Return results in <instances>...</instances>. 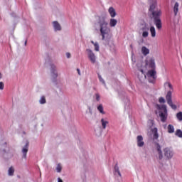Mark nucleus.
I'll return each mask as SVG.
<instances>
[{
	"label": "nucleus",
	"instance_id": "31",
	"mask_svg": "<svg viewBox=\"0 0 182 182\" xmlns=\"http://www.w3.org/2000/svg\"><path fill=\"white\" fill-rule=\"evenodd\" d=\"M98 78H99L100 82H101V83H102V85L106 86V82H105V80L103 79V77H102V75H99Z\"/></svg>",
	"mask_w": 182,
	"mask_h": 182
},
{
	"label": "nucleus",
	"instance_id": "2",
	"mask_svg": "<svg viewBox=\"0 0 182 182\" xmlns=\"http://www.w3.org/2000/svg\"><path fill=\"white\" fill-rule=\"evenodd\" d=\"M98 24L102 41H107L109 39V36H110V28H109V23L106 21V18H105V17H100L98 21Z\"/></svg>",
	"mask_w": 182,
	"mask_h": 182
},
{
	"label": "nucleus",
	"instance_id": "17",
	"mask_svg": "<svg viewBox=\"0 0 182 182\" xmlns=\"http://www.w3.org/2000/svg\"><path fill=\"white\" fill-rule=\"evenodd\" d=\"M7 174L9 177H13L15 174V167L10 166L7 171Z\"/></svg>",
	"mask_w": 182,
	"mask_h": 182
},
{
	"label": "nucleus",
	"instance_id": "22",
	"mask_svg": "<svg viewBox=\"0 0 182 182\" xmlns=\"http://www.w3.org/2000/svg\"><path fill=\"white\" fill-rule=\"evenodd\" d=\"M101 124L102 129L105 130V129H106V126L109 124V122L102 118L101 119Z\"/></svg>",
	"mask_w": 182,
	"mask_h": 182
},
{
	"label": "nucleus",
	"instance_id": "1",
	"mask_svg": "<svg viewBox=\"0 0 182 182\" xmlns=\"http://www.w3.org/2000/svg\"><path fill=\"white\" fill-rule=\"evenodd\" d=\"M155 149L158 153V160L161 161L163 159L166 160H171L172 157L174 156V151L173 148L166 146L161 150V146L159 143L155 144Z\"/></svg>",
	"mask_w": 182,
	"mask_h": 182
},
{
	"label": "nucleus",
	"instance_id": "36",
	"mask_svg": "<svg viewBox=\"0 0 182 182\" xmlns=\"http://www.w3.org/2000/svg\"><path fill=\"white\" fill-rule=\"evenodd\" d=\"M95 100L97 102H100V95H99L98 93L95 94Z\"/></svg>",
	"mask_w": 182,
	"mask_h": 182
},
{
	"label": "nucleus",
	"instance_id": "9",
	"mask_svg": "<svg viewBox=\"0 0 182 182\" xmlns=\"http://www.w3.org/2000/svg\"><path fill=\"white\" fill-rule=\"evenodd\" d=\"M166 102H167L168 106H170V107H171V109H173V110L177 109V105L173 104V100L171 99V91L168 92V93L166 96Z\"/></svg>",
	"mask_w": 182,
	"mask_h": 182
},
{
	"label": "nucleus",
	"instance_id": "32",
	"mask_svg": "<svg viewBox=\"0 0 182 182\" xmlns=\"http://www.w3.org/2000/svg\"><path fill=\"white\" fill-rule=\"evenodd\" d=\"M56 171L57 173H60V171H62V165L60 164H58Z\"/></svg>",
	"mask_w": 182,
	"mask_h": 182
},
{
	"label": "nucleus",
	"instance_id": "45",
	"mask_svg": "<svg viewBox=\"0 0 182 182\" xmlns=\"http://www.w3.org/2000/svg\"><path fill=\"white\" fill-rule=\"evenodd\" d=\"M0 79H2V73H0Z\"/></svg>",
	"mask_w": 182,
	"mask_h": 182
},
{
	"label": "nucleus",
	"instance_id": "27",
	"mask_svg": "<svg viewBox=\"0 0 182 182\" xmlns=\"http://www.w3.org/2000/svg\"><path fill=\"white\" fill-rule=\"evenodd\" d=\"M97 110L100 112V113H101L102 114H105V111L103 110V105L102 104H100L98 107H97Z\"/></svg>",
	"mask_w": 182,
	"mask_h": 182
},
{
	"label": "nucleus",
	"instance_id": "47",
	"mask_svg": "<svg viewBox=\"0 0 182 182\" xmlns=\"http://www.w3.org/2000/svg\"><path fill=\"white\" fill-rule=\"evenodd\" d=\"M144 79H146V75H144Z\"/></svg>",
	"mask_w": 182,
	"mask_h": 182
},
{
	"label": "nucleus",
	"instance_id": "4",
	"mask_svg": "<svg viewBox=\"0 0 182 182\" xmlns=\"http://www.w3.org/2000/svg\"><path fill=\"white\" fill-rule=\"evenodd\" d=\"M1 149V153L4 157V159H12L14 157V152L11 149L6 147V142H4L0 144Z\"/></svg>",
	"mask_w": 182,
	"mask_h": 182
},
{
	"label": "nucleus",
	"instance_id": "35",
	"mask_svg": "<svg viewBox=\"0 0 182 182\" xmlns=\"http://www.w3.org/2000/svg\"><path fill=\"white\" fill-rule=\"evenodd\" d=\"M176 136H178V137H182V131L180 129H178L176 131Z\"/></svg>",
	"mask_w": 182,
	"mask_h": 182
},
{
	"label": "nucleus",
	"instance_id": "48",
	"mask_svg": "<svg viewBox=\"0 0 182 182\" xmlns=\"http://www.w3.org/2000/svg\"><path fill=\"white\" fill-rule=\"evenodd\" d=\"M149 123H153L151 121H149Z\"/></svg>",
	"mask_w": 182,
	"mask_h": 182
},
{
	"label": "nucleus",
	"instance_id": "14",
	"mask_svg": "<svg viewBox=\"0 0 182 182\" xmlns=\"http://www.w3.org/2000/svg\"><path fill=\"white\" fill-rule=\"evenodd\" d=\"M136 144L138 147L144 146V141H143V136L141 135H139L136 136Z\"/></svg>",
	"mask_w": 182,
	"mask_h": 182
},
{
	"label": "nucleus",
	"instance_id": "34",
	"mask_svg": "<svg viewBox=\"0 0 182 182\" xmlns=\"http://www.w3.org/2000/svg\"><path fill=\"white\" fill-rule=\"evenodd\" d=\"M142 36L143 38H147V36H149V31H142Z\"/></svg>",
	"mask_w": 182,
	"mask_h": 182
},
{
	"label": "nucleus",
	"instance_id": "41",
	"mask_svg": "<svg viewBox=\"0 0 182 182\" xmlns=\"http://www.w3.org/2000/svg\"><path fill=\"white\" fill-rule=\"evenodd\" d=\"M77 72L79 75V76H80L82 74L80 73V70L79 68L77 69Z\"/></svg>",
	"mask_w": 182,
	"mask_h": 182
},
{
	"label": "nucleus",
	"instance_id": "19",
	"mask_svg": "<svg viewBox=\"0 0 182 182\" xmlns=\"http://www.w3.org/2000/svg\"><path fill=\"white\" fill-rule=\"evenodd\" d=\"M108 12H109L111 18H114V16H116V15H117L116 10L113 7H109L108 9Z\"/></svg>",
	"mask_w": 182,
	"mask_h": 182
},
{
	"label": "nucleus",
	"instance_id": "11",
	"mask_svg": "<svg viewBox=\"0 0 182 182\" xmlns=\"http://www.w3.org/2000/svg\"><path fill=\"white\" fill-rule=\"evenodd\" d=\"M29 150V142L27 141L26 144L22 147L21 153L23 154L22 158L26 160V154H28V151Z\"/></svg>",
	"mask_w": 182,
	"mask_h": 182
},
{
	"label": "nucleus",
	"instance_id": "30",
	"mask_svg": "<svg viewBox=\"0 0 182 182\" xmlns=\"http://www.w3.org/2000/svg\"><path fill=\"white\" fill-rule=\"evenodd\" d=\"M176 117L179 122H182V112H179L178 114H176Z\"/></svg>",
	"mask_w": 182,
	"mask_h": 182
},
{
	"label": "nucleus",
	"instance_id": "29",
	"mask_svg": "<svg viewBox=\"0 0 182 182\" xmlns=\"http://www.w3.org/2000/svg\"><path fill=\"white\" fill-rule=\"evenodd\" d=\"M94 48H95V52H99V50H100V47L99 46V43L95 42V43H94Z\"/></svg>",
	"mask_w": 182,
	"mask_h": 182
},
{
	"label": "nucleus",
	"instance_id": "21",
	"mask_svg": "<svg viewBox=\"0 0 182 182\" xmlns=\"http://www.w3.org/2000/svg\"><path fill=\"white\" fill-rule=\"evenodd\" d=\"M180 6V4H178V2L175 3V5L173 6V12H174L175 16H177V13L178 12V6Z\"/></svg>",
	"mask_w": 182,
	"mask_h": 182
},
{
	"label": "nucleus",
	"instance_id": "7",
	"mask_svg": "<svg viewBox=\"0 0 182 182\" xmlns=\"http://www.w3.org/2000/svg\"><path fill=\"white\" fill-rule=\"evenodd\" d=\"M149 14L152 15L151 18L157 16L158 15H161L159 9H157V1H156V0L150 4Z\"/></svg>",
	"mask_w": 182,
	"mask_h": 182
},
{
	"label": "nucleus",
	"instance_id": "26",
	"mask_svg": "<svg viewBox=\"0 0 182 182\" xmlns=\"http://www.w3.org/2000/svg\"><path fill=\"white\" fill-rule=\"evenodd\" d=\"M40 105H45L46 103V97L45 96H41L39 100Z\"/></svg>",
	"mask_w": 182,
	"mask_h": 182
},
{
	"label": "nucleus",
	"instance_id": "20",
	"mask_svg": "<svg viewBox=\"0 0 182 182\" xmlns=\"http://www.w3.org/2000/svg\"><path fill=\"white\" fill-rule=\"evenodd\" d=\"M117 25V20L114 18H111L109 20V26L111 28H114V26H116Z\"/></svg>",
	"mask_w": 182,
	"mask_h": 182
},
{
	"label": "nucleus",
	"instance_id": "18",
	"mask_svg": "<svg viewBox=\"0 0 182 182\" xmlns=\"http://www.w3.org/2000/svg\"><path fill=\"white\" fill-rule=\"evenodd\" d=\"M151 130L154 140H157L159 139V134L157 133V128H153Z\"/></svg>",
	"mask_w": 182,
	"mask_h": 182
},
{
	"label": "nucleus",
	"instance_id": "28",
	"mask_svg": "<svg viewBox=\"0 0 182 182\" xmlns=\"http://www.w3.org/2000/svg\"><path fill=\"white\" fill-rule=\"evenodd\" d=\"M168 133H174V126L169 124L168 126Z\"/></svg>",
	"mask_w": 182,
	"mask_h": 182
},
{
	"label": "nucleus",
	"instance_id": "10",
	"mask_svg": "<svg viewBox=\"0 0 182 182\" xmlns=\"http://www.w3.org/2000/svg\"><path fill=\"white\" fill-rule=\"evenodd\" d=\"M53 28L54 32H60L62 31V25L60 23L56 21L52 22Z\"/></svg>",
	"mask_w": 182,
	"mask_h": 182
},
{
	"label": "nucleus",
	"instance_id": "44",
	"mask_svg": "<svg viewBox=\"0 0 182 182\" xmlns=\"http://www.w3.org/2000/svg\"><path fill=\"white\" fill-rule=\"evenodd\" d=\"M26 43H28V41H26L24 43L25 46H26Z\"/></svg>",
	"mask_w": 182,
	"mask_h": 182
},
{
	"label": "nucleus",
	"instance_id": "33",
	"mask_svg": "<svg viewBox=\"0 0 182 182\" xmlns=\"http://www.w3.org/2000/svg\"><path fill=\"white\" fill-rule=\"evenodd\" d=\"M164 87H169L170 89H173V86L168 82H166L164 83Z\"/></svg>",
	"mask_w": 182,
	"mask_h": 182
},
{
	"label": "nucleus",
	"instance_id": "16",
	"mask_svg": "<svg viewBox=\"0 0 182 182\" xmlns=\"http://www.w3.org/2000/svg\"><path fill=\"white\" fill-rule=\"evenodd\" d=\"M141 52L144 56H147L150 53V49L147 48L146 46H142Z\"/></svg>",
	"mask_w": 182,
	"mask_h": 182
},
{
	"label": "nucleus",
	"instance_id": "38",
	"mask_svg": "<svg viewBox=\"0 0 182 182\" xmlns=\"http://www.w3.org/2000/svg\"><path fill=\"white\" fill-rule=\"evenodd\" d=\"M65 56L67 59H70V58H72V55L70 54V53H66Z\"/></svg>",
	"mask_w": 182,
	"mask_h": 182
},
{
	"label": "nucleus",
	"instance_id": "24",
	"mask_svg": "<svg viewBox=\"0 0 182 182\" xmlns=\"http://www.w3.org/2000/svg\"><path fill=\"white\" fill-rule=\"evenodd\" d=\"M95 132L96 136H97V137H100V136H102V133H103V131L102 130V128H100V129H96L95 130Z\"/></svg>",
	"mask_w": 182,
	"mask_h": 182
},
{
	"label": "nucleus",
	"instance_id": "3",
	"mask_svg": "<svg viewBox=\"0 0 182 182\" xmlns=\"http://www.w3.org/2000/svg\"><path fill=\"white\" fill-rule=\"evenodd\" d=\"M145 65L143 66V63L139 62L136 64L138 70H139L142 75H144L149 69H156V61L154 57L146 58Z\"/></svg>",
	"mask_w": 182,
	"mask_h": 182
},
{
	"label": "nucleus",
	"instance_id": "43",
	"mask_svg": "<svg viewBox=\"0 0 182 182\" xmlns=\"http://www.w3.org/2000/svg\"><path fill=\"white\" fill-rule=\"evenodd\" d=\"M91 43H92V45H95V43H96V42H95V41H91Z\"/></svg>",
	"mask_w": 182,
	"mask_h": 182
},
{
	"label": "nucleus",
	"instance_id": "46",
	"mask_svg": "<svg viewBox=\"0 0 182 182\" xmlns=\"http://www.w3.org/2000/svg\"><path fill=\"white\" fill-rule=\"evenodd\" d=\"M88 120H90V121L93 120V117H90Z\"/></svg>",
	"mask_w": 182,
	"mask_h": 182
},
{
	"label": "nucleus",
	"instance_id": "12",
	"mask_svg": "<svg viewBox=\"0 0 182 182\" xmlns=\"http://www.w3.org/2000/svg\"><path fill=\"white\" fill-rule=\"evenodd\" d=\"M154 18V22L157 28V29H161V20H160V15L154 16V17H151Z\"/></svg>",
	"mask_w": 182,
	"mask_h": 182
},
{
	"label": "nucleus",
	"instance_id": "25",
	"mask_svg": "<svg viewBox=\"0 0 182 182\" xmlns=\"http://www.w3.org/2000/svg\"><path fill=\"white\" fill-rule=\"evenodd\" d=\"M150 32L152 38H156V28H154V26H151Z\"/></svg>",
	"mask_w": 182,
	"mask_h": 182
},
{
	"label": "nucleus",
	"instance_id": "8",
	"mask_svg": "<svg viewBox=\"0 0 182 182\" xmlns=\"http://www.w3.org/2000/svg\"><path fill=\"white\" fill-rule=\"evenodd\" d=\"M86 52L90 62H91L92 65H95V63H96L97 60V57H96V55L95 54V53H93V50H92L91 49H87Z\"/></svg>",
	"mask_w": 182,
	"mask_h": 182
},
{
	"label": "nucleus",
	"instance_id": "5",
	"mask_svg": "<svg viewBox=\"0 0 182 182\" xmlns=\"http://www.w3.org/2000/svg\"><path fill=\"white\" fill-rule=\"evenodd\" d=\"M58 68L55 65V64H51L50 65V79L54 83L56 82V79H58Z\"/></svg>",
	"mask_w": 182,
	"mask_h": 182
},
{
	"label": "nucleus",
	"instance_id": "39",
	"mask_svg": "<svg viewBox=\"0 0 182 182\" xmlns=\"http://www.w3.org/2000/svg\"><path fill=\"white\" fill-rule=\"evenodd\" d=\"M159 103H166V100L163 97L159 98Z\"/></svg>",
	"mask_w": 182,
	"mask_h": 182
},
{
	"label": "nucleus",
	"instance_id": "40",
	"mask_svg": "<svg viewBox=\"0 0 182 182\" xmlns=\"http://www.w3.org/2000/svg\"><path fill=\"white\" fill-rule=\"evenodd\" d=\"M88 110L90 116H92V114H93V111L92 110V107H88Z\"/></svg>",
	"mask_w": 182,
	"mask_h": 182
},
{
	"label": "nucleus",
	"instance_id": "13",
	"mask_svg": "<svg viewBox=\"0 0 182 182\" xmlns=\"http://www.w3.org/2000/svg\"><path fill=\"white\" fill-rule=\"evenodd\" d=\"M139 31H141L142 32L144 31H149V26L147 25V23H145L144 21H141L139 23Z\"/></svg>",
	"mask_w": 182,
	"mask_h": 182
},
{
	"label": "nucleus",
	"instance_id": "6",
	"mask_svg": "<svg viewBox=\"0 0 182 182\" xmlns=\"http://www.w3.org/2000/svg\"><path fill=\"white\" fill-rule=\"evenodd\" d=\"M158 109H159V117H161V122H164L167 120V106L157 105Z\"/></svg>",
	"mask_w": 182,
	"mask_h": 182
},
{
	"label": "nucleus",
	"instance_id": "15",
	"mask_svg": "<svg viewBox=\"0 0 182 182\" xmlns=\"http://www.w3.org/2000/svg\"><path fill=\"white\" fill-rule=\"evenodd\" d=\"M146 76L150 79H152V80H154V79H156V70H154V69H151V70H149L146 74Z\"/></svg>",
	"mask_w": 182,
	"mask_h": 182
},
{
	"label": "nucleus",
	"instance_id": "37",
	"mask_svg": "<svg viewBox=\"0 0 182 182\" xmlns=\"http://www.w3.org/2000/svg\"><path fill=\"white\" fill-rule=\"evenodd\" d=\"M5 85L4 84L3 82H0V90H4Z\"/></svg>",
	"mask_w": 182,
	"mask_h": 182
},
{
	"label": "nucleus",
	"instance_id": "42",
	"mask_svg": "<svg viewBox=\"0 0 182 182\" xmlns=\"http://www.w3.org/2000/svg\"><path fill=\"white\" fill-rule=\"evenodd\" d=\"M58 182H63V181L60 178H58Z\"/></svg>",
	"mask_w": 182,
	"mask_h": 182
},
{
	"label": "nucleus",
	"instance_id": "23",
	"mask_svg": "<svg viewBox=\"0 0 182 182\" xmlns=\"http://www.w3.org/2000/svg\"><path fill=\"white\" fill-rule=\"evenodd\" d=\"M114 170L115 174L117 173L118 174V176H119V177H122V173H120V170L119 168V166H117V164H115Z\"/></svg>",
	"mask_w": 182,
	"mask_h": 182
}]
</instances>
